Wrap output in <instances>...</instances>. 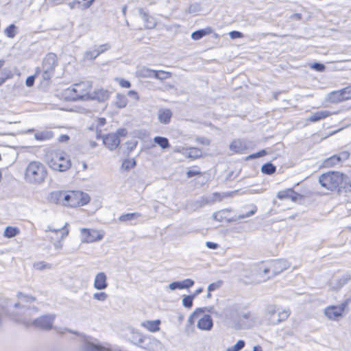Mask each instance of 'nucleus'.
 <instances>
[{"label": "nucleus", "instance_id": "nucleus-26", "mask_svg": "<svg viewBox=\"0 0 351 351\" xmlns=\"http://www.w3.org/2000/svg\"><path fill=\"white\" fill-rule=\"evenodd\" d=\"M152 76L158 80H164L171 77L172 74L171 72L165 71L162 70H152Z\"/></svg>", "mask_w": 351, "mask_h": 351}, {"label": "nucleus", "instance_id": "nucleus-7", "mask_svg": "<svg viewBox=\"0 0 351 351\" xmlns=\"http://www.w3.org/2000/svg\"><path fill=\"white\" fill-rule=\"evenodd\" d=\"M189 322L193 325L197 322V326L202 330H210L213 326L210 315L204 314V311L197 308L189 317Z\"/></svg>", "mask_w": 351, "mask_h": 351}, {"label": "nucleus", "instance_id": "nucleus-13", "mask_svg": "<svg viewBox=\"0 0 351 351\" xmlns=\"http://www.w3.org/2000/svg\"><path fill=\"white\" fill-rule=\"evenodd\" d=\"M267 262L271 269V275L274 277L283 272L289 267L287 261L282 259L271 260Z\"/></svg>", "mask_w": 351, "mask_h": 351}, {"label": "nucleus", "instance_id": "nucleus-17", "mask_svg": "<svg viewBox=\"0 0 351 351\" xmlns=\"http://www.w3.org/2000/svg\"><path fill=\"white\" fill-rule=\"evenodd\" d=\"M104 144L109 149H115L120 143L119 137L114 133L106 134L103 139Z\"/></svg>", "mask_w": 351, "mask_h": 351}, {"label": "nucleus", "instance_id": "nucleus-15", "mask_svg": "<svg viewBox=\"0 0 351 351\" xmlns=\"http://www.w3.org/2000/svg\"><path fill=\"white\" fill-rule=\"evenodd\" d=\"M277 197L280 200L290 199L292 202H296L301 199L302 196L295 191L293 189L289 188L280 191L277 193Z\"/></svg>", "mask_w": 351, "mask_h": 351}, {"label": "nucleus", "instance_id": "nucleus-51", "mask_svg": "<svg viewBox=\"0 0 351 351\" xmlns=\"http://www.w3.org/2000/svg\"><path fill=\"white\" fill-rule=\"evenodd\" d=\"M206 245L208 248L213 249V250L217 249L218 247L217 243L210 242V241L207 242Z\"/></svg>", "mask_w": 351, "mask_h": 351}, {"label": "nucleus", "instance_id": "nucleus-62", "mask_svg": "<svg viewBox=\"0 0 351 351\" xmlns=\"http://www.w3.org/2000/svg\"><path fill=\"white\" fill-rule=\"evenodd\" d=\"M51 324L47 326V328H51Z\"/></svg>", "mask_w": 351, "mask_h": 351}, {"label": "nucleus", "instance_id": "nucleus-37", "mask_svg": "<svg viewBox=\"0 0 351 351\" xmlns=\"http://www.w3.org/2000/svg\"><path fill=\"white\" fill-rule=\"evenodd\" d=\"M267 154V152L265 149H262L256 153H254L247 156V159H254L260 157L265 156Z\"/></svg>", "mask_w": 351, "mask_h": 351}, {"label": "nucleus", "instance_id": "nucleus-20", "mask_svg": "<svg viewBox=\"0 0 351 351\" xmlns=\"http://www.w3.org/2000/svg\"><path fill=\"white\" fill-rule=\"evenodd\" d=\"M172 114V112L170 109L161 108L158 112V120L161 123L168 124L171 121Z\"/></svg>", "mask_w": 351, "mask_h": 351}, {"label": "nucleus", "instance_id": "nucleus-61", "mask_svg": "<svg viewBox=\"0 0 351 351\" xmlns=\"http://www.w3.org/2000/svg\"><path fill=\"white\" fill-rule=\"evenodd\" d=\"M202 291V290L201 289H198V290L196 291L195 294H198V293H201Z\"/></svg>", "mask_w": 351, "mask_h": 351}, {"label": "nucleus", "instance_id": "nucleus-58", "mask_svg": "<svg viewBox=\"0 0 351 351\" xmlns=\"http://www.w3.org/2000/svg\"><path fill=\"white\" fill-rule=\"evenodd\" d=\"M254 351H262V350L260 347H254Z\"/></svg>", "mask_w": 351, "mask_h": 351}, {"label": "nucleus", "instance_id": "nucleus-23", "mask_svg": "<svg viewBox=\"0 0 351 351\" xmlns=\"http://www.w3.org/2000/svg\"><path fill=\"white\" fill-rule=\"evenodd\" d=\"M54 134L51 130H45L35 134L34 137L37 141H49L53 138Z\"/></svg>", "mask_w": 351, "mask_h": 351}, {"label": "nucleus", "instance_id": "nucleus-42", "mask_svg": "<svg viewBox=\"0 0 351 351\" xmlns=\"http://www.w3.org/2000/svg\"><path fill=\"white\" fill-rule=\"evenodd\" d=\"M310 67L313 69H315L317 71L322 72L325 70L326 67L323 64L315 62L311 64Z\"/></svg>", "mask_w": 351, "mask_h": 351}, {"label": "nucleus", "instance_id": "nucleus-59", "mask_svg": "<svg viewBox=\"0 0 351 351\" xmlns=\"http://www.w3.org/2000/svg\"><path fill=\"white\" fill-rule=\"evenodd\" d=\"M243 317H244V318H245V319H248V318H250V313L245 314V315H243Z\"/></svg>", "mask_w": 351, "mask_h": 351}, {"label": "nucleus", "instance_id": "nucleus-10", "mask_svg": "<svg viewBox=\"0 0 351 351\" xmlns=\"http://www.w3.org/2000/svg\"><path fill=\"white\" fill-rule=\"evenodd\" d=\"M349 156L350 154L346 151L332 155L324 160L323 166L325 168H332L348 160Z\"/></svg>", "mask_w": 351, "mask_h": 351}, {"label": "nucleus", "instance_id": "nucleus-14", "mask_svg": "<svg viewBox=\"0 0 351 351\" xmlns=\"http://www.w3.org/2000/svg\"><path fill=\"white\" fill-rule=\"evenodd\" d=\"M81 232L84 241L87 243L98 241L103 238V234L97 230L84 228Z\"/></svg>", "mask_w": 351, "mask_h": 351}, {"label": "nucleus", "instance_id": "nucleus-27", "mask_svg": "<svg viewBox=\"0 0 351 351\" xmlns=\"http://www.w3.org/2000/svg\"><path fill=\"white\" fill-rule=\"evenodd\" d=\"M212 33V29L210 27H207L206 29H199L192 33L191 38L195 40H199L202 37L206 35L210 34Z\"/></svg>", "mask_w": 351, "mask_h": 351}, {"label": "nucleus", "instance_id": "nucleus-45", "mask_svg": "<svg viewBox=\"0 0 351 351\" xmlns=\"http://www.w3.org/2000/svg\"><path fill=\"white\" fill-rule=\"evenodd\" d=\"M79 171H86L88 169V165L85 161L81 160L77 162Z\"/></svg>", "mask_w": 351, "mask_h": 351}, {"label": "nucleus", "instance_id": "nucleus-57", "mask_svg": "<svg viewBox=\"0 0 351 351\" xmlns=\"http://www.w3.org/2000/svg\"><path fill=\"white\" fill-rule=\"evenodd\" d=\"M101 124L104 125L106 123V119L104 118L99 119Z\"/></svg>", "mask_w": 351, "mask_h": 351}, {"label": "nucleus", "instance_id": "nucleus-1", "mask_svg": "<svg viewBox=\"0 0 351 351\" xmlns=\"http://www.w3.org/2000/svg\"><path fill=\"white\" fill-rule=\"evenodd\" d=\"M90 199V196L87 193L78 189L56 190L51 192L49 195L50 203L71 209L86 206Z\"/></svg>", "mask_w": 351, "mask_h": 351}, {"label": "nucleus", "instance_id": "nucleus-9", "mask_svg": "<svg viewBox=\"0 0 351 351\" xmlns=\"http://www.w3.org/2000/svg\"><path fill=\"white\" fill-rule=\"evenodd\" d=\"M348 100H351V84L329 93L326 97L330 104H339Z\"/></svg>", "mask_w": 351, "mask_h": 351}, {"label": "nucleus", "instance_id": "nucleus-8", "mask_svg": "<svg viewBox=\"0 0 351 351\" xmlns=\"http://www.w3.org/2000/svg\"><path fill=\"white\" fill-rule=\"evenodd\" d=\"M69 233V230L66 224L62 228L47 231L45 240L55 248L59 249L62 247V240L68 236Z\"/></svg>", "mask_w": 351, "mask_h": 351}, {"label": "nucleus", "instance_id": "nucleus-52", "mask_svg": "<svg viewBox=\"0 0 351 351\" xmlns=\"http://www.w3.org/2000/svg\"><path fill=\"white\" fill-rule=\"evenodd\" d=\"M180 285H181V282H173L172 284L170 285V287L172 289H179V287L180 286Z\"/></svg>", "mask_w": 351, "mask_h": 351}, {"label": "nucleus", "instance_id": "nucleus-32", "mask_svg": "<svg viewBox=\"0 0 351 351\" xmlns=\"http://www.w3.org/2000/svg\"><path fill=\"white\" fill-rule=\"evenodd\" d=\"M276 171V167L271 162H267L264 164L261 167V172L263 174L271 175Z\"/></svg>", "mask_w": 351, "mask_h": 351}, {"label": "nucleus", "instance_id": "nucleus-12", "mask_svg": "<svg viewBox=\"0 0 351 351\" xmlns=\"http://www.w3.org/2000/svg\"><path fill=\"white\" fill-rule=\"evenodd\" d=\"M346 306V304L328 306L324 309V314L329 319H338L343 315Z\"/></svg>", "mask_w": 351, "mask_h": 351}, {"label": "nucleus", "instance_id": "nucleus-54", "mask_svg": "<svg viewBox=\"0 0 351 351\" xmlns=\"http://www.w3.org/2000/svg\"><path fill=\"white\" fill-rule=\"evenodd\" d=\"M256 211V208L254 207V209L252 210L250 213L243 215V217H249L250 215H252L253 214L255 213Z\"/></svg>", "mask_w": 351, "mask_h": 351}, {"label": "nucleus", "instance_id": "nucleus-22", "mask_svg": "<svg viewBox=\"0 0 351 351\" xmlns=\"http://www.w3.org/2000/svg\"><path fill=\"white\" fill-rule=\"evenodd\" d=\"M330 114L331 113L328 110H322L316 112L308 118L307 121L309 123L317 122L320 120L328 117Z\"/></svg>", "mask_w": 351, "mask_h": 351}, {"label": "nucleus", "instance_id": "nucleus-50", "mask_svg": "<svg viewBox=\"0 0 351 351\" xmlns=\"http://www.w3.org/2000/svg\"><path fill=\"white\" fill-rule=\"evenodd\" d=\"M34 268L38 270L44 269L47 267V265L44 263L43 262H39L34 264Z\"/></svg>", "mask_w": 351, "mask_h": 351}, {"label": "nucleus", "instance_id": "nucleus-33", "mask_svg": "<svg viewBox=\"0 0 351 351\" xmlns=\"http://www.w3.org/2000/svg\"><path fill=\"white\" fill-rule=\"evenodd\" d=\"M138 217H140V214L137 213H125V214L121 215L119 217V219L120 221L126 222L128 221H132L133 219H135L138 218Z\"/></svg>", "mask_w": 351, "mask_h": 351}, {"label": "nucleus", "instance_id": "nucleus-53", "mask_svg": "<svg viewBox=\"0 0 351 351\" xmlns=\"http://www.w3.org/2000/svg\"><path fill=\"white\" fill-rule=\"evenodd\" d=\"M282 315L283 319H287L289 315V313L287 311H284L282 312Z\"/></svg>", "mask_w": 351, "mask_h": 351}, {"label": "nucleus", "instance_id": "nucleus-41", "mask_svg": "<svg viewBox=\"0 0 351 351\" xmlns=\"http://www.w3.org/2000/svg\"><path fill=\"white\" fill-rule=\"evenodd\" d=\"M221 284H222L221 281H218V282H213V283H211L210 285H209V286L208 287V296L209 297L210 296V292L218 289L221 285Z\"/></svg>", "mask_w": 351, "mask_h": 351}, {"label": "nucleus", "instance_id": "nucleus-24", "mask_svg": "<svg viewBox=\"0 0 351 351\" xmlns=\"http://www.w3.org/2000/svg\"><path fill=\"white\" fill-rule=\"evenodd\" d=\"M109 47L108 45H101L99 49L93 50V51H88L86 53V57L88 60L94 59L97 57L100 53L106 51Z\"/></svg>", "mask_w": 351, "mask_h": 351}, {"label": "nucleus", "instance_id": "nucleus-49", "mask_svg": "<svg viewBox=\"0 0 351 351\" xmlns=\"http://www.w3.org/2000/svg\"><path fill=\"white\" fill-rule=\"evenodd\" d=\"M69 140H70V137L67 134H62L58 138V141L59 143H66Z\"/></svg>", "mask_w": 351, "mask_h": 351}, {"label": "nucleus", "instance_id": "nucleus-40", "mask_svg": "<svg viewBox=\"0 0 351 351\" xmlns=\"http://www.w3.org/2000/svg\"><path fill=\"white\" fill-rule=\"evenodd\" d=\"M193 284H194V282L191 279H186L181 282V285L179 287V289H182L189 288V287H192L193 285Z\"/></svg>", "mask_w": 351, "mask_h": 351}, {"label": "nucleus", "instance_id": "nucleus-44", "mask_svg": "<svg viewBox=\"0 0 351 351\" xmlns=\"http://www.w3.org/2000/svg\"><path fill=\"white\" fill-rule=\"evenodd\" d=\"M37 76H35V74L34 75L27 77V78L26 79V81H25L26 85L29 87L32 86L34 84L35 78Z\"/></svg>", "mask_w": 351, "mask_h": 351}, {"label": "nucleus", "instance_id": "nucleus-21", "mask_svg": "<svg viewBox=\"0 0 351 351\" xmlns=\"http://www.w3.org/2000/svg\"><path fill=\"white\" fill-rule=\"evenodd\" d=\"M246 149L244 142L240 139L234 140L230 145V149L233 154H241Z\"/></svg>", "mask_w": 351, "mask_h": 351}, {"label": "nucleus", "instance_id": "nucleus-35", "mask_svg": "<svg viewBox=\"0 0 351 351\" xmlns=\"http://www.w3.org/2000/svg\"><path fill=\"white\" fill-rule=\"evenodd\" d=\"M194 298H195V295L184 296L182 300L183 305L186 308H191L193 306V301Z\"/></svg>", "mask_w": 351, "mask_h": 351}, {"label": "nucleus", "instance_id": "nucleus-38", "mask_svg": "<svg viewBox=\"0 0 351 351\" xmlns=\"http://www.w3.org/2000/svg\"><path fill=\"white\" fill-rule=\"evenodd\" d=\"M116 81L119 83V86L123 88H129L131 86V83L123 78H117Z\"/></svg>", "mask_w": 351, "mask_h": 351}, {"label": "nucleus", "instance_id": "nucleus-5", "mask_svg": "<svg viewBox=\"0 0 351 351\" xmlns=\"http://www.w3.org/2000/svg\"><path fill=\"white\" fill-rule=\"evenodd\" d=\"M46 162L52 170L60 172L68 171L72 165L69 154L61 149L50 152L47 155Z\"/></svg>", "mask_w": 351, "mask_h": 351}, {"label": "nucleus", "instance_id": "nucleus-6", "mask_svg": "<svg viewBox=\"0 0 351 351\" xmlns=\"http://www.w3.org/2000/svg\"><path fill=\"white\" fill-rule=\"evenodd\" d=\"M58 64L57 55L54 53H48L43 59L41 66L36 69L35 76H40L44 81H49L53 76Z\"/></svg>", "mask_w": 351, "mask_h": 351}, {"label": "nucleus", "instance_id": "nucleus-55", "mask_svg": "<svg viewBox=\"0 0 351 351\" xmlns=\"http://www.w3.org/2000/svg\"><path fill=\"white\" fill-rule=\"evenodd\" d=\"M5 64V60H0V70L3 68Z\"/></svg>", "mask_w": 351, "mask_h": 351}, {"label": "nucleus", "instance_id": "nucleus-31", "mask_svg": "<svg viewBox=\"0 0 351 351\" xmlns=\"http://www.w3.org/2000/svg\"><path fill=\"white\" fill-rule=\"evenodd\" d=\"M136 165V162L134 158H126L125 159L121 164V169L124 171H129L132 169H134Z\"/></svg>", "mask_w": 351, "mask_h": 351}, {"label": "nucleus", "instance_id": "nucleus-46", "mask_svg": "<svg viewBox=\"0 0 351 351\" xmlns=\"http://www.w3.org/2000/svg\"><path fill=\"white\" fill-rule=\"evenodd\" d=\"M13 77V73L10 71L6 73L5 76L3 77H0V86H1L7 80L11 79Z\"/></svg>", "mask_w": 351, "mask_h": 351}, {"label": "nucleus", "instance_id": "nucleus-28", "mask_svg": "<svg viewBox=\"0 0 351 351\" xmlns=\"http://www.w3.org/2000/svg\"><path fill=\"white\" fill-rule=\"evenodd\" d=\"M20 234V229L18 227L8 226L5 228L3 236L5 238L10 239Z\"/></svg>", "mask_w": 351, "mask_h": 351}, {"label": "nucleus", "instance_id": "nucleus-43", "mask_svg": "<svg viewBox=\"0 0 351 351\" xmlns=\"http://www.w3.org/2000/svg\"><path fill=\"white\" fill-rule=\"evenodd\" d=\"M93 297L95 299H96L97 300L104 301L107 298L108 295L104 292H100V293H95Z\"/></svg>", "mask_w": 351, "mask_h": 351}, {"label": "nucleus", "instance_id": "nucleus-3", "mask_svg": "<svg viewBox=\"0 0 351 351\" xmlns=\"http://www.w3.org/2000/svg\"><path fill=\"white\" fill-rule=\"evenodd\" d=\"M92 88V82L81 81L64 89L59 94V98L61 101L66 102L88 101L90 90Z\"/></svg>", "mask_w": 351, "mask_h": 351}, {"label": "nucleus", "instance_id": "nucleus-2", "mask_svg": "<svg viewBox=\"0 0 351 351\" xmlns=\"http://www.w3.org/2000/svg\"><path fill=\"white\" fill-rule=\"evenodd\" d=\"M322 187L330 191L341 192L351 188V180L345 173L337 171H329L322 173L319 178Z\"/></svg>", "mask_w": 351, "mask_h": 351}, {"label": "nucleus", "instance_id": "nucleus-11", "mask_svg": "<svg viewBox=\"0 0 351 351\" xmlns=\"http://www.w3.org/2000/svg\"><path fill=\"white\" fill-rule=\"evenodd\" d=\"M110 95V91L104 88L92 89L90 90L88 101H97L103 103L109 99Z\"/></svg>", "mask_w": 351, "mask_h": 351}, {"label": "nucleus", "instance_id": "nucleus-16", "mask_svg": "<svg viewBox=\"0 0 351 351\" xmlns=\"http://www.w3.org/2000/svg\"><path fill=\"white\" fill-rule=\"evenodd\" d=\"M267 261L261 262L257 267V275L261 281H266L274 277Z\"/></svg>", "mask_w": 351, "mask_h": 351}, {"label": "nucleus", "instance_id": "nucleus-29", "mask_svg": "<svg viewBox=\"0 0 351 351\" xmlns=\"http://www.w3.org/2000/svg\"><path fill=\"white\" fill-rule=\"evenodd\" d=\"M154 142L157 144L162 149H167L170 147V143L167 138L163 136H155Z\"/></svg>", "mask_w": 351, "mask_h": 351}, {"label": "nucleus", "instance_id": "nucleus-39", "mask_svg": "<svg viewBox=\"0 0 351 351\" xmlns=\"http://www.w3.org/2000/svg\"><path fill=\"white\" fill-rule=\"evenodd\" d=\"M193 168L194 169H190L186 172V176L188 178H192L193 176L201 175V172L198 167L194 166Z\"/></svg>", "mask_w": 351, "mask_h": 351}, {"label": "nucleus", "instance_id": "nucleus-30", "mask_svg": "<svg viewBox=\"0 0 351 351\" xmlns=\"http://www.w3.org/2000/svg\"><path fill=\"white\" fill-rule=\"evenodd\" d=\"M114 105L119 108H123L128 105V99L123 94H117L114 101Z\"/></svg>", "mask_w": 351, "mask_h": 351}, {"label": "nucleus", "instance_id": "nucleus-4", "mask_svg": "<svg viewBox=\"0 0 351 351\" xmlns=\"http://www.w3.org/2000/svg\"><path fill=\"white\" fill-rule=\"evenodd\" d=\"M48 176V169L44 163L32 160L27 163L24 170L23 178L28 184L40 185L45 182Z\"/></svg>", "mask_w": 351, "mask_h": 351}, {"label": "nucleus", "instance_id": "nucleus-48", "mask_svg": "<svg viewBox=\"0 0 351 351\" xmlns=\"http://www.w3.org/2000/svg\"><path fill=\"white\" fill-rule=\"evenodd\" d=\"M230 36L231 38L235 39V38H239L243 37V34L238 31H232L230 33Z\"/></svg>", "mask_w": 351, "mask_h": 351}, {"label": "nucleus", "instance_id": "nucleus-19", "mask_svg": "<svg viewBox=\"0 0 351 351\" xmlns=\"http://www.w3.org/2000/svg\"><path fill=\"white\" fill-rule=\"evenodd\" d=\"M108 287L107 278L104 273L101 272L96 275L94 281V287L97 289H104Z\"/></svg>", "mask_w": 351, "mask_h": 351}, {"label": "nucleus", "instance_id": "nucleus-36", "mask_svg": "<svg viewBox=\"0 0 351 351\" xmlns=\"http://www.w3.org/2000/svg\"><path fill=\"white\" fill-rule=\"evenodd\" d=\"M245 346V342L243 340H239L237 342L235 345L232 347L228 348V351H239L241 350Z\"/></svg>", "mask_w": 351, "mask_h": 351}, {"label": "nucleus", "instance_id": "nucleus-56", "mask_svg": "<svg viewBox=\"0 0 351 351\" xmlns=\"http://www.w3.org/2000/svg\"><path fill=\"white\" fill-rule=\"evenodd\" d=\"M128 95H137V93H136V91H134V90H130V91L128 92Z\"/></svg>", "mask_w": 351, "mask_h": 351}, {"label": "nucleus", "instance_id": "nucleus-18", "mask_svg": "<svg viewBox=\"0 0 351 351\" xmlns=\"http://www.w3.org/2000/svg\"><path fill=\"white\" fill-rule=\"evenodd\" d=\"M161 322L160 319L156 320H146L142 322L141 326L147 330L156 332L160 330V329Z\"/></svg>", "mask_w": 351, "mask_h": 351}, {"label": "nucleus", "instance_id": "nucleus-47", "mask_svg": "<svg viewBox=\"0 0 351 351\" xmlns=\"http://www.w3.org/2000/svg\"><path fill=\"white\" fill-rule=\"evenodd\" d=\"M138 142L136 141H133L130 142H128V149L130 152L134 150L137 146Z\"/></svg>", "mask_w": 351, "mask_h": 351}, {"label": "nucleus", "instance_id": "nucleus-60", "mask_svg": "<svg viewBox=\"0 0 351 351\" xmlns=\"http://www.w3.org/2000/svg\"><path fill=\"white\" fill-rule=\"evenodd\" d=\"M201 143H205L206 144H209V141L208 139H204L201 141Z\"/></svg>", "mask_w": 351, "mask_h": 351}, {"label": "nucleus", "instance_id": "nucleus-25", "mask_svg": "<svg viewBox=\"0 0 351 351\" xmlns=\"http://www.w3.org/2000/svg\"><path fill=\"white\" fill-rule=\"evenodd\" d=\"M202 156V150L197 147H189L186 149V157L195 160Z\"/></svg>", "mask_w": 351, "mask_h": 351}, {"label": "nucleus", "instance_id": "nucleus-34", "mask_svg": "<svg viewBox=\"0 0 351 351\" xmlns=\"http://www.w3.org/2000/svg\"><path fill=\"white\" fill-rule=\"evenodd\" d=\"M4 32L8 38H14L16 35V26L14 24L10 25L5 29Z\"/></svg>", "mask_w": 351, "mask_h": 351}]
</instances>
